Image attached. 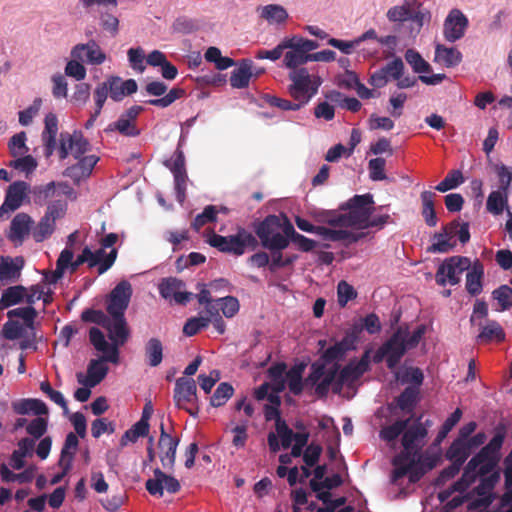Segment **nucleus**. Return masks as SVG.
Masks as SVG:
<instances>
[{"label":"nucleus","instance_id":"nucleus-7","mask_svg":"<svg viewBox=\"0 0 512 512\" xmlns=\"http://www.w3.org/2000/svg\"><path fill=\"white\" fill-rule=\"evenodd\" d=\"M254 231L263 248L274 251L284 250L289 241L281 233V219L276 215H268L255 225Z\"/></svg>","mask_w":512,"mask_h":512},{"label":"nucleus","instance_id":"nucleus-25","mask_svg":"<svg viewBox=\"0 0 512 512\" xmlns=\"http://www.w3.org/2000/svg\"><path fill=\"white\" fill-rule=\"evenodd\" d=\"M71 57L83 59L84 62L92 65H100L106 59L105 53L94 40H90L86 44L75 45L71 50Z\"/></svg>","mask_w":512,"mask_h":512},{"label":"nucleus","instance_id":"nucleus-53","mask_svg":"<svg viewBox=\"0 0 512 512\" xmlns=\"http://www.w3.org/2000/svg\"><path fill=\"white\" fill-rule=\"evenodd\" d=\"M55 222L52 218L43 216L33 229V238L36 242H42L50 237L55 230Z\"/></svg>","mask_w":512,"mask_h":512},{"label":"nucleus","instance_id":"nucleus-40","mask_svg":"<svg viewBox=\"0 0 512 512\" xmlns=\"http://www.w3.org/2000/svg\"><path fill=\"white\" fill-rule=\"evenodd\" d=\"M303 372L304 365H295L286 373L288 388L294 395H300L305 386L311 387V385H306L305 379L303 380Z\"/></svg>","mask_w":512,"mask_h":512},{"label":"nucleus","instance_id":"nucleus-28","mask_svg":"<svg viewBox=\"0 0 512 512\" xmlns=\"http://www.w3.org/2000/svg\"><path fill=\"white\" fill-rule=\"evenodd\" d=\"M89 340L97 351L105 355V358H107L110 363H119V349L117 345L107 342L103 332L99 328H90Z\"/></svg>","mask_w":512,"mask_h":512},{"label":"nucleus","instance_id":"nucleus-57","mask_svg":"<svg viewBox=\"0 0 512 512\" xmlns=\"http://www.w3.org/2000/svg\"><path fill=\"white\" fill-rule=\"evenodd\" d=\"M218 209L214 205H208L204 208L203 212L198 214L193 222L192 228L199 231L207 223H213L217 220Z\"/></svg>","mask_w":512,"mask_h":512},{"label":"nucleus","instance_id":"nucleus-8","mask_svg":"<svg viewBox=\"0 0 512 512\" xmlns=\"http://www.w3.org/2000/svg\"><path fill=\"white\" fill-rule=\"evenodd\" d=\"M394 466L392 481L395 483L404 476H408L409 482H418L426 470L424 469L421 455H407V453H399L393 458Z\"/></svg>","mask_w":512,"mask_h":512},{"label":"nucleus","instance_id":"nucleus-33","mask_svg":"<svg viewBox=\"0 0 512 512\" xmlns=\"http://www.w3.org/2000/svg\"><path fill=\"white\" fill-rule=\"evenodd\" d=\"M45 127L42 132V141L44 144L45 155L51 156L56 149V136L58 133V119L57 116L50 112L45 116Z\"/></svg>","mask_w":512,"mask_h":512},{"label":"nucleus","instance_id":"nucleus-31","mask_svg":"<svg viewBox=\"0 0 512 512\" xmlns=\"http://www.w3.org/2000/svg\"><path fill=\"white\" fill-rule=\"evenodd\" d=\"M105 83L111 99L116 102L122 101L125 96L135 93L138 89L134 79L122 80L120 77L112 76Z\"/></svg>","mask_w":512,"mask_h":512},{"label":"nucleus","instance_id":"nucleus-35","mask_svg":"<svg viewBox=\"0 0 512 512\" xmlns=\"http://www.w3.org/2000/svg\"><path fill=\"white\" fill-rule=\"evenodd\" d=\"M466 271V290L470 295L477 296L483 289L484 266L479 260H476Z\"/></svg>","mask_w":512,"mask_h":512},{"label":"nucleus","instance_id":"nucleus-43","mask_svg":"<svg viewBox=\"0 0 512 512\" xmlns=\"http://www.w3.org/2000/svg\"><path fill=\"white\" fill-rule=\"evenodd\" d=\"M146 362L151 367H157L163 360V345L158 338H150L145 344Z\"/></svg>","mask_w":512,"mask_h":512},{"label":"nucleus","instance_id":"nucleus-26","mask_svg":"<svg viewBox=\"0 0 512 512\" xmlns=\"http://www.w3.org/2000/svg\"><path fill=\"white\" fill-rule=\"evenodd\" d=\"M77 159L78 162L76 164L67 167L64 171V175L71 178L76 184L91 175L93 168L99 161V157L96 155H87Z\"/></svg>","mask_w":512,"mask_h":512},{"label":"nucleus","instance_id":"nucleus-1","mask_svg":"<svg viewBox=\"0 0 512 512\" xmlns=\"http://www.w3.org/2000/svg\"><path fill=\"white\" fill-rule=\"evenodd\" d=\"M289 79L287 91L292 100L266 94L265 103L282 111H298L310 102L322 84L321 77L311 75L306 68L290 71Z\"/></svg>","mask_w":512,"mask_h":512},{"label":"nucleus","instance_id":"nucleus-42","mask_svg":"<svg viewBox=\"0 0 512 512\" xmlns=\"http://www.w3.org/2000/svg\"><path fill=\"white\" fill-rule=\"evenodd\" d=\"M26 295V288L22 285L6 288L0 298V308L5 309L21 303Z\"/></svg>","mask_w":512,"mask_h":512},{"label":"nucleus","instance_id":"nucleus-63","mask_svg":"<svg viewBox=\"0 0 512 512\" xmlns=\"http://www.w3.org/2000/svg\"><path fill=\"white\" fill-rule=\"evenodd\" d=\"M26 133L24 131L19 132L11 137L9 140V150L13 157L23 155L28 151L26 146Z\"/></svg>","mask_w":512,"mask_h":512},{"label":"nucleus","instance_id":"nucleus-10","mask_svg":"<svg viewBox=\"0 0 512 512\" xmlns=\"http://www.w3.org/2000/svg\"><path fill=\"white\" fill-rule=\"evenodd\" d=\"M471 266V261L465 256H451L446 258L438 267L435 281L439 286L447 284L454 286L461 280L463 272Z\"/></svg>","mask_w":512,"mask_h":512},{"label":"nucleus","instance_id":"nucleus-19","mask_svg":"<svg viewBox=\"0 0 512 512\" xmlns=\"http://www.w3.org/2000/svg\"><path fill=\"white\" fill-rule=\"evenodd\" d=\"M467 27V17L459 9H452L444 21V37L449 42H455L464 36Z\"/></svg>","mask_w":512,"mask_h":512},{"label":"nucleus","instance_id":"nucleus-30","mask_svg":"<svg viewBox=\"0 0 512 512\" xmlns=\"http://www.w3.org/2000/svg\"><path fill=\"white\" fill-rule=\"evenodd\" d=\"M506 427L503 424H498L494 430V436L492 439L481 448V450L476 453L473 457H475L480 462L487 457H495L500 460V450L504 443V439L506 437Z\"/></svg>","mask_w":512,"mask_h":512},{"label":"nucleus","instance_id":"nucleus-38","mask_svg":"<svg viewBox=\"0 0 512 512\" xmlns=\"http://www.w3.org/2000/svg\"><path fill=\"white\" fill-rule=\"evenodd\" d=\"M462 60L461 52L456 48H448L438 44L435 48V61L450 68L457 66Z\"/></svg>","mask_w":512,"mask_h":512},{"label":"nucleus","instance_id":"nucleus-51","mask_svg":"<svg viewBox=\"0 0 512 512\" xmlns=\"http://www.w3.org/2000/svg\"><path fill=\"white\" fill-rule=\"evenodd\" d=\"M150 426H145L144 422H136L130 429L125 431L120 439L121 446H126L128 442L135 443L140 437H146L149 434Z\"/></svg>","mask_w":512,"mask_h":512},{"label":"nucleus","instance_id":"nucleus-32","mask_svg":"<svg viewBox=\"0 0 512 512\" xmlns=\"http://www.w3.org/2000/svg\"><path fill=\"white\" fill-rule=\"evenodd\" d=\"M369 351L364 352L360 360L352 359L347 365H345L339 373L342 375V379L348 383L357 381L366 371L369 369Z\"/></svg>","mask_w":512,"mask_h":512},{"label":"nucleus","instance_id":"nucleus-39","mask_svg":"<svg viewBox=\"0 0 512 512\" xmlns=\"http://www.w3.org/2000/svg\"><path fill=\"white\" fill-rule=\"evenodd\" d=\"M471 449L467 441L455 439L446 451L445 457L451 462H456L463 466L471 454Z\"/></svg>","mask_w":512,"mask_h":512},{"label":"nucleus","instance_id":"nucleus-55","mask_svg":"<svg viewBox=\"0 0 512 512\" xmlns=\"http://www.w3.org/2000/svg\"><path fill=\"white\" fill-rule=\"evenodd\" d=\"M33 195L36 204L44 205L49 199L57 196L56 182L34 187Z\"/></svg>","mask_w":512,"mask_h":512},{"label":"nucleus","instance_id":"nucleus-52","mask_svg":"<svg viewBox=\"0 0 512 512\" xmlns=\"http://www.w3.org/2000/svg\"><path fill=\"white\" fill-rule=\"evenodd\" d=\"M405 60L415 73H427L431 70L430 64L414 49H408L405 52Z\"/></svg>","mask_w":512,"mask_h":512},{"label":"nucleus","instance_id":"nucleus-36","mask_svg":"<svg viewBox=\"0 0 512 512\" xmlns=\"http://www.w3.org/2000/svg\"><path fill=\"white\" fill-rule=\"evenodd\" d=\"M253 62L250 59H242L239 66L234 69L230 76V85L233 88L243 89L248 87L252 73Z\"/></svg>","mask_w":512,"mask_h":512},{"label":"nucleus","instance_id":"nucleus-48","mask_svg":"<svg viewBox=\"0 0 512 512\" xmlns=\"http://www.w3.org/2000/svg\"><path fill=\"white\" fill-rule=\"evenodd\" d=\"M410 418L404 420H396L393 424L383 427L379 436L386 442H392L396 440L401 434L404 433L405 429L409 425Z\"/></svg>","mask_w":512,"mask_h":512},{"label":"nucleus","instance_id":"nucleus-54","mask_svg":"<svg viewBox=\"0 0 512 512\" xmlns=\"http://www.w3.org/2000/svg\"><path fill=\"white\" fill-rule=\"evenodd\" d=\"M233 393L234 389L231 384L227 382L220 383L210 399V404L213 407H220L232 397Z\"/></svg>","mask_w":512,"mask_h":512},{"label":"nucleus","instance_id":"nucleus-6","mask_svg":"<svg viewBox=\"0 0 512 512\" xmlns=\"http://www.w3.org/2000/svg\"><path fill=\"white\" fill-rule=\"evenodd\" d=\"M318 47V42L302 36L285 37L284 50L287 52L284 55L283 63L291 71L298 70L300 65L311 61L312 53L310 52Z\"/></svg>","mask_w":512,"mask_h":512},{"label":"nucleus","instance_id":"nucleus-3","mask_svg":"<svg viewBox=\"0 0 512 512\" xmlns=\"http://www.w3.org/2000/svg\"><path fill=\"white\" fill-rule=\"evenodd\" d=\"M340 365L334 363L330 368L325 369L323 361H315L310 366V373L305 378L306 385H311L314 388V393L319 398L327 397L330 387L335 394H339L346 380L342 379L339 373Z\"/></svg>","mask_w":512,"mask_h":512},{"label":"nucleus","instance_id":"nucleus-23","mask_svg":"<svg viewBox=\"0 0 512 512\" xmlns=\"http://www.w3.org/2000/svg\"><path fill=\"white\" fill-rule=\"evenodd\" d=\"M104 329L107 330L108 338L111 340L112 344L117 345L118 349L127 342L130 336V330L125 315H109L108 322L104 325Z\"/></svg>","mask_w":512,"mask_h":512},{"label":"nucleus","instance_id":"nucleus-11","mask_svg":"<svg viewBox=\"0 0 512 512\" xmlns=\"http://www.w3.org/2000/svg\"><path fill=\"white\" fill-rule=\"evenodd\" d=\"M500 471H494L488 477L480 478L479 484L469 493L472 497L468 503L470 510L487 508L495 499L493 492L496 484L500 481Z\"/></svg>","mask_w":512,"mask_h":512},{"label":"nucleus","instance_id":"nucleus-34","mask_svg":"<svg viewBox=\"0 0 512 512\" xmlns=\"http://www.w3.org/2000/svg\"><path fill=\"white\" fill-rule=\"evenodd\" d=\"M318 235L324 240L343 242L346 246L358 242L365 236L362 232L353 233L345 229H331L324 226L319 228Z\"/></svg>","mask_w":512,"mask_h":512},{"label":"nucleus","instance_id":"nucleus-15","mask_svg":"<svg viewBox=\"0 0 512 512\" xmlns=\"http://www.w3.org/2000/svg\"><path fill=\"white\" fill-rule=\"evenodd\" d=\"M427 437L426 427L422 425L421 416L412 424L408 425L402 436L403 451L407 455H421V450L425 445L424 439Z\"/></svg>","mask_w":512,"mask_h":512},{"label":"nucleus","instance_id":"nucleus-20","mask_svg":"<svg viewBox=\"0 0 512 512\" xmlns=\"http://www.w3.org/2000/svg\"><path fill=\"white\" fill-rule=\"evenodd\" d=\"M179 441V438L173 437L166 432L163 423L160 424L158 448L160 450V461L164 468L173 469Z\"/></svg>","mask_w":512,"mask_h":512},{"label":"nucleus","instance_id":"nucleus-45","mask_svg":"<svg viewBox=\"0 0 512 512\" xmlns=\"http://www.w3.org/2000/svg\"><path fill=\"white\" fill-rule=\"evenodd\" d=\"M508 206V192L502 190L492 191L486 202V209L494 215H500Z\"/></svg>","mask_w":512,"mask_h":512},{"label":"nucleus","instance_id":"nucleus-2","mask_svg":"<svg viewBox=\"0 0 512 512\" xmlns=\"http://www.w3.org/2000/svg\"><path fill=\"white\" fill-rule=\"evenodd\" d=\"M373 204V195L370 193L354 195L339 207V210L347 211L346 213H339L334 210L324 211L317 221L333 227L367 229L368 218L375 210Z\"/></svg>","mask_w":512,"mask_h":512},{"label":"nucleus","instance_id":"nucleus-44","mask_svg":"<svg viewBox=\"0 0 512 512\" xmlns=\"http://www.w3.org/2000/svg\"><path fill=\"white\" fill-rule=\"evenodd\" d=\"M446 78L445 74H433L431 76H425V75H419V77H410L406 76L396 79L397 80V87L399 89H406L413 87L416 85L417 81L420 80L426 85H437L441 83Z\"/></svg>","mask_w":512,"mask_h":512},{"label":"nucleus","instance_id":"nucleus-64","mask_svg":"<svg viewBox=\"0 0 512 512\" xmlns=\"http://www.w3.org/2000/svg\"><path fill=\"white\" fill-rule=\"evenodd\" d=\"M492 295L498 301L501 310H508L512 307V288L508 285H501L492 292Z\"/></svg>","mask_w":512,"mask_h":512},{"label":"nucleus","instance_id":"nucleus-18","mask_svg":"<svg viewBox=\"0 0 512 512\" xmlns=\"http://www.w3.org/2000/svg\"><path fill=\"white\" fill-rule=\"evenodd\" d=\"M475 333V342L487 344L490 342L501 343L505 340L506 334L503 327L496 320L482 321L471 327Z\"/></svg>","mask_w":512,"mask_h":512},{"label":"nucleus","instance_id":"nucleus-13","mask_svg":"<svg viewBox=\"0 0 512 512\" xmlns=\"http://www.w3.org/2000/svg\"><path fill=\"white\" fill-rule=\"evenodd\" d=\"M407 334V328L398 327L390 338L382 344L387 354V367L390 370H393L398 366L402 357L408 350L407 344H405V337Z\"/></svg>","mask_w":512,"mask_h":512},{"label":"nucleus","instance_id":"nucleus-16","mask_svg":"<svg viewBox=\"0 0 512 512\" xmlns=\"http://www.w3.org/2000/svg\"><path fill=\"white\" fill-rule=\"evenodd\" d=\"M145 487L151 495L160 497L163 495L164 490L175 494L181 489L180 482L175 477L163 472L160 468L154 470V477L146 481Z\"/></svg>","mask_w":512,"mask_h":512},{"label":"nucleus","instance_id":"nucleus-22","mask_svg":"<svg viewBox=\"0 0 512 512\" xmlns=\"http://www.w3.org/2000/svg\"><path fill=\"white\" fill-rule=\"evenodd\" d=\"M105 362H109V360L105 358V355H102L98 359L90 360L87 368V376L84 377L82 373H78L77 381L87 387H95L100 384L109 371V367Z\"/></svg>","mask_w":512,"mask_h":512},{"label":"nucleus","instance_id":"nucleus-17","mask_svg":"<svg viewBox=\"0 0 512 512\" xmlns=\"http://www.w3.org/2000/svg\"><path fill=\"white\" fill-rule=\"evenodd\" d=\"M404 69L405 66L402 59L396 57L385 66L373 72L368 82L373 87L382 88L388 83L389 78L394 80L401 78L404 74Z\"/></svg>","mask_w":512,"mask_h":512},{"label":"nucleus","instance_id":"nucleus-24","mask_svg":"<svg viewBox=\"0 0 512 512\" xmlns=\"http://www.w3.org/2000/svg\"><path fill=\"white\" fill-rule=\"evenodd\" d=\"M29 185L24 181H16L10 184L6 190L5 200L0 207V217L5 213L17 210L23 203Z\"/></svg>","mask_w":512,"mask_h":512},{"label":"nucleus","instance_id":"nucleus-12","mask_svg":"<svg viewBox=\"0 0 512 512\" xmlns=\"http://www.w3.org/2000/svg\"><path fill=\"white\" fill-rule=\"evenodd\" d=\"M132 296V286L127 280L120 281L106 299V311L109 315H125Z\"/></svg>","mask_w":512,"mask_h":512},{"label":"nucleus","instance_id":"nucleus-27","mask_svg":"<svg viewBox=\"0 0 512 512\" xmlns=\"http://www.w3.org/2000/svg\"><path fill=\"white\" fill-rule=\"evenodd\" d=\"M84 248L88 253V267L93 268L97 266L99 275H102L108 271L117 258V250L115 248H113L109 253H106V248H103L102 246L96 251H92L88 246Z\"/></svg>","mask_w":512,"mask_h":512},{"label":"nucleus","instance_id":"nucleus-5","mask_svg":"<svg viewBox=\"0 0 512 512\" xmlns=\"http://www.w3.org/2000/svg\"><path fill=\"white\" fill-rule=\"evenodd\" d=\"M207 242L222 253L241 256L246 251H254L258 248L257 238L244 227H237L233 235L222 236L212 233Z\"/></svg>","mask_w":512,"mask_h":512},{"label":"nucleus","instance_id":"nucleus-56","mask_svg":"<svg viewBox=\"0 0 512 512\" xmlns=\"http://www.w3.org/2000/svg\"><path fill=\"white\" fill-rule=\"evenodd\" d=\"M185 94L186 92L183 88L174 87L163 97L157 99H150L147 101V103L153 106L166 108L170 106L172 103H174L176 100L184 97Z\"/></svg>","mask_w":512,"mask_h":512},{"label":"nucleus","instance_id":"nucleus-4","mask_svg":"<svg viewBox=\"0 0 512 512\" xmlns=\"http://www.w3.org/2000/svg\"><path fill=\"white\" fill-rule=\"evenodd\" d=\"M386 17L392 23L410 22L411 34L417 35L424 24L430 21L431 14L420 0H403L401 4L390 7Z\"/></svg>","mask_w":512,"mask_h":512},{"label":"nucleus","instance_id":"nucleus-9","mask_svg":"<svg viewBox=\"0 0 512 512\" xmlns=\"http://www.w3.org/2000/svg\"><path fill=\"white\" fill-rule=\"evenodd\" d=\"M173 400L177 408L196 417L199 413L196 382L187 377L178 378L175 382Z\"/></svg>","mask_w":512,"mask_h":512},{"label":"nucleus","instance_id":"nucleus-62","mask_svg":"<svg viewBox=\"0 0 512 512\" xmlns=\"http://www.w3.org/2000/svg\"><path fill=\"white\" fill-rule=\"evenodd\" d=\"M494 169L499 182L498 190L509 192L512 183V168L501 163L496 164Z\"/></svg>","mask_w":512,"mask_h":512},{"label":"nucleus","instance_id":"nucleus-37","mask_svg":"<svg viewBox=\"0 0 512 512\" xmlns=\"http://www.w3.org/2000/svg\"><path fill=\"white\" fill-rule=\"evenodd\" d=\"M480 461L472 457L464 468L463 474L453 485L452 490L460 493L465 492L479 478L476 469Z\"/></svg>","mask_w":512,"mask_h":512},{"label":"nucleus","instance_id":"nucleus-49","mask_svg":"<svg viewBox=\"0 0 512 512\" xmlns=\"http://www.w3.org/2000/svg\"><path fill=\"white\" fill-rule=\"evenodd\" d=\"M433 243L428 247L430 253H448L456 246V241L444 236L441 232L435 233L432 237Z\"/></svg>","mask_w":512,"mask_h":512},{"label":"nucleus","instance_id":"nucleus-58","mask_svg":"<svg viewBox=\"0 0 512 512\" xmlns=\"http://www.w3.org/2000/svg\"><path fill=\"white\" fill-rule=\"evenodd\" d=\"M464 181L463 175L459 170L450 171L446 177L436 185L435 189L439 192H447L457 188Z\"/></svg>","mask_w":512,"mask_h":512},{"label":"nucleus","instance_id":"nucleus-47","mask_svg":"<svg viewBox=\"0 0 512 512\" xmlns=\"http://www.w3.org/2000/svg\"><path fill=\"white\" fill-rule=\"evenodd\" d=\"M419 389L417 387L408 386L396 398L397 406L405 412H412L417 404Z\"/></svg>","mask_w":512,"mask_h":512},{"label":"nucleus","instance_id":"nucleus-61","mask_svg":"<svg viewBox=\"0 0 512 512\" xmlns=\"http://www.w3.org/2000/svg\"><path fill=\"white\" fill-rule=\"evenodd\" d=\"M211 319L209 317H192L186 321L183 327V333L186 336H194L201 329L208 327Z\"/></svg>","mask_w":512,"mask_h":512},{"label":"nucleus","instance_id":"nucleus-46","mask_svg":"<svg viewBox=\"0 0 512 512\" xmlns=\"http://www.w3.org/2000/svg\"><path fill=\"white\" fill-rule=\"evenodd\" d=\"M260 16L270 24H281L287 20L288 13L281 5L269 4L262 7Z\"/></svg>","mask_w":512,"mask_h":512},{"label":"nucleus","instance_id":"nucleus-60","mask_svg":"<svg viewBox=\"0 0 512 512\" xmlns=\"http://www.w3.org/2000/svg\"><path fill=\"white\" fill-rule=\"evenodd\" d=\"M68 260L69 256L66 252L63 255H59L56 261V269L52 272H45L44 280L48 284H56L63 277L65 273V266L68 263Z\"/></svg>","mask_w":512,"mask_h":512},{"label":"nucleus","instance_id":"nucleus-50","mask_svg":"<svg viewBox=\"0 0 512 512\" xmlns=\"http://www.w3.org/2000/svg\"><path fill=\"white\" fill-rule=\"evenodd\" d=\"M21 266L10 258L0 257V280H16L20 276Z\"/></svg>","mask_w":512,"mask_h":512},{"label":"nucleus","instance_id":"nucleus-41","mask_svg":"<svg viewBox=\"0 0 512 512\" xmlns=\"http://www.w3.org/2000/svg\"><path fill=\"white\" fill-rule=\"evenodd\" d=\"M435 196L436 194L434 192L428 190L423 191L420 195L422 202V216L429 227H434L437 224V216L434 208Z\"/></svg>","mask_w":512,"mask_h":512},{"label":"nucleus","instance_id":"nucleus-29","mask_svg":"<svg viewBox=\"0 0 512 512\" xmlns=\"http://www.w3.org/2000/svg\"><path fill=\"white\" fill-rule=\"evenodd\" d=\"M32 223V218L28 214L18 213L10 223L7 238L15 245H21L29 234Z\"/></svg>","mask_w":512,"mask_h":512},{"label":"nucleus","instance_id":"nucleus-14","mask_svg":"<svg viewBox=\"0 0 512 512\" xmlns=\"http://www.w3.org/2000/svg\"><path fill=\"white\" fill-rule=\"evenodd\" d=\"M143 110L144 108L140 105L131 106L123 112L115 122L110 123L106 131H117L126 137L139 136L141 131L137 127V118Z\"/></svg>","mask_w":512,"mask_h":512},{"label":"nucleus","instance_id":"nucleus-21","mask_svg":"<svg viewBox=\"0 0 512 512\" xmlns=\"http://www.w3.org/2000/svg\"><path fill=\"white\" fill-rule=\"evenodd\" d=\"M185 283L175 277L162 279L159 284V293L164 299L173 298L177 304L186 305L193 296L191 292L182 291Z\"/></svg>","mask_w":512,"mask_h":512},{"label":"nucleus","instance_id":"nucleus-59","mask_svg":"<svg viewBox=\"0 0 512 512\" xmlns=\"http://www.w3.org/2000/svg\"><path fill=\"white\" fill-rule=\"evenodd\" d=\"M7 316L9 319L21 318L27 327H32L37 316V311L33 306L20 307L9 310Z\"/></svg>","mask_w":512,"mask_h":512}]
</instances>
